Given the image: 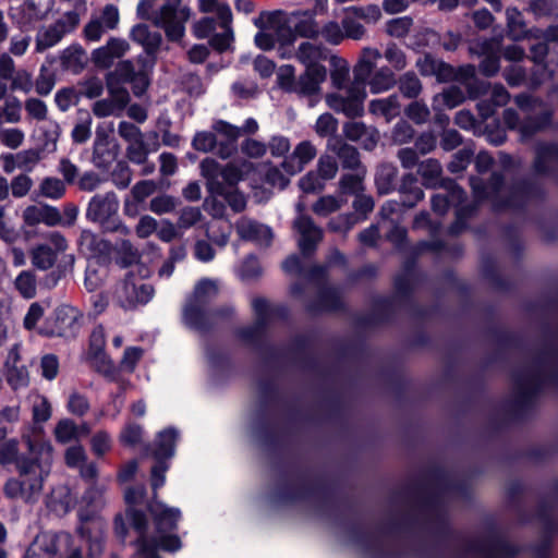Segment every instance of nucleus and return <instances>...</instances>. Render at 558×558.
<instances>
[{"mask_svg": "<svg viewBox=\"0 0 558 558\" xmlns=\"http://www.w3.org/2000/svg\"><path fill=\"white\" fill-rule=\"evenodd\" d=\"M368 110L372 114L381 117L389 123L400 114L399 96L392 94L385 98L373 99L369 101Z\"/></svg>", "mask_w": 558, "mask_h": 558, "instance_id": "nucleus-32", "label": "nucleus"}, {"mask_svg": "<svg viewBox=\"0 0 558 558\" xmlns=\"http://www.w3.org/2000/svg\"><path fill=\"white\" fill-rule=\"evenodd\" d=\"M198 10L202 13H214L217 20L225 26L232 23L231 8L227 2L220 0H198Z\"/></svg>", "mask_w": 558, "mask_h": 558, "instance_id": "nucleus-45", "label": "nucleus"}, {"mask_svg": "<svg viewBox=\"0 0 558 558\" xmlns=\"http://www.w3.org/2000/svg\"><path fill=\"white\" fill-rule=\"evenodd\" d=\"M119 199L114 192L96 194L88 203L86 218L99 223L106 231L130 234V229L119 219Z\"/></svg>", "mask_w": 558, "mask_h": 558, "instance_id": "nucleus-7", "label": "nucleus"}, {"mask_svg": "<svg viewBox=\"0 0 558 558\" xmlns=\"http://www.w3.org/2000/svg\"><path fill=\"white\" fill-rule=\"evenodd\" d=\"M441 166L436 159H426L418 166V174L424 181V185L427 187L441 186L445 182L440 180Z\"/></svg>", "mask_w": 558, "mask_h": 558, "instance_id": "nucleus-46", "label": "nucleus"}, {"mask_svg": "<svg viewBox=\"0 0 558 558\" xmlns=\"http://www.w3.org/2000/svg\"><path fill=\"white\" fill-rule=\"evenodd\" d=\"M43 196L51 199L61 198L65 193V184L58 178H45L39 184Z\"/></svg>", "mask_w": 558, "mask_h": 558, "instance_id": "nucleus-60", "label": "nucleus"}, {"mask_svg": "<svg viewBox=\"0 0 558 558\" xmlns=\"http://www.w3.org/2000/svg\"><path fill=\"white\" fill-rule=\"evenodd\" d=\"M314 129L320 137L331 136L338 130V120L328 112L323 113L317 118Z\"/></svg>", "mask_w": 558, "mask_h": 558, "instance_id": "nucleus-64", "label": "nucleus"}, {"mask_svg": "<svg viewBox=\"0 0 558 558\" xmlns=\"http://www.w3.org/2000/svg\"><path fill=\"white\" fill-rule=\"evenodd\" d=\"M169 469V464L163 460H156V463L151 468L150 482L154 493L166 483V472ZM149 512L154 519V533H149V525L144 513L136 510H129L128 514L131 518L132 526H134L133 518L134 514H142L146 523V539L149 545L156 544L161 550L174 553L182 546L181 541L173 532L178 527V522L181 518V511L178 508L168 507L166 504L158 501L156 495L153 501L149 504ZM138 534V532H136Z\"/></svg>", "mask_w": 558, "mask_h": 558, "instance_id": "nucleus-2", "label": "nucleus"}, {"mask_svg": "<svg viewBox=\"0 0 558 558\" xmlns=\"http://www.w3.org/2000/svg\"><path fill=\"white\" fill-rule=\"evenodd\" d=\"M140 254L136 248L133 247L130 241L123 240L119 245V257L117 263L122 267H132L131 270H137L141 278L148 275V269L138 265Z\"/></svg>", "mask_w": 558, "mask_h": 558, "instance_id": "nucleus-40", "label": "nucleus"}, {"mask_svg": "<svg viewBox=\"0 0 558 558\" xmlns=\"http://www.w3.org/2000/svg\"><path fill=\"white\" fill-rule=\"evenodd\" d=\"M130 45L122 38H110L105 46L95 49L92 53L93 62L100 68H110L116 59L123 57Z\"/></svg>", "mask_w": 558, "mask_h": 558, "instance_id": "nucleus-23", "label": "nucleus"}, {"mask_svg": "<svg viewBox=\"0 0 558 558\" xmlns=\"http://www.w3.org/2000/svg\"><path fill=\"white\" fill-rule=\"evenodd\" d=\"M556 168H558V145H538L534 162L535 171L537 173H548Z\"/></svg>", "mask_w": 558, "mask_h": 558, "instance_id": "nucleus-37", "label": "nucleus"}, {"mask_svg": "<svg viewBox=\"0 0 558 558\" xmlns=\"http://www.w3.org/2000/svg\"><path fill=\"white\" fill-rule=\"evenodd\" d=\"M26 453H19V441L9 439L0 445V464L15 463L20 478H10L4 495L10 499L35 502L39 499L45 480L51 471L53 448L40 426H28L21 435Z\"/></svg>", "mask_w": 558, "mask_h": 558, "instance_id": "nucleus-1", "label": "nucleus"}, {"mask_svg": "<svg viewBox=\"0 0 558 558\" xmlns=\"http://www.w3.org/2000/svg\"><path fill=\"white\" fill-rule=\"evenodd\" d=\"M153 295L154 288L142 282L134 275V270H130L116 289L117 302L124 310H132L137 305H144L151 300Z\"/></svg>", "mask_w": 558, "mask_h": 558, "instance_id": "nucleus-13", "label": "nucleus"}, {"mask_svg": "<svg viewBox=\"0 0 558 558\" xmlns=\"http://www.w3.org/2000/svg\"><path fill=\"white\" fill-rule=\"evenodd\" d=\"M24 109L28 119L35 120L37 124L48 119V107L46 102L36 97H29L24 101Z\"/></svg>", "mask_w": 558, "mask_h": 558, "instance_id": "nucleus-53", "label": "nucleus"}, {"mask_svg": "<svg viewBox=\"0 0 558 558\" xmlns=\"http://www.w3.org/2000/svg\"><path fill=\"white\" fill-rule=\"evenodd\" d=\"M35 134L40 144L41 151L54 153L57 150L58 141L61 135V128L57 121L49 119L37 124Z\"/></svg>", "mask_w": 558, "mask_h": 558, "instance_id": "nucleus-30", "label": "nucleus"}, {"mask_svg": "<svg viewBox=\"0 0 558 558\" xmlns=\"http://www.w3.org/2000/svg\"><path fill=\"white\" fill-rule=\"evenodd\" d=\"M23 220L27 226L45 223L53 227L61 223V215L56 207L49 205H32L24 209Z\"/></svg>", "mask_w": 558, "mask_h": 558, "instance_id": "nucleus-27", "label": "nucleus"}, {"mask_svg": "<svg viewBox=\"0 0 558 558\" xmlns=\"http://www.w3.org/2000/svg\"><path fill=\"white\" fill-rule=\"evenodd\" d=\"M190 17L191 9L187 5L168 2L151 13L150 21L165 32L168 40L181 41Z\"/></svg>", "mask_w": 558, "mask_h": 558, "instance_id": "nucleus-10", "label": "nucleus"}, {"mask_svg": "<svg viewBox=\"0 0 558 558\" xmlns=\"http://www.w3.org/2000/svg\"><path fill=\"white\" fill-rule=\"evenodd\" d=\"M314 73L302 72L295 76V68L291 64H283L277 70V84L287 93L296 94L300 97L318 99L322 87H318L313 80Z\"/></svg>", "mask_w": 558, "mask_h": 558, "instance_id": "nucleus-12", "label": "nucleus"}, {"mask_svg": "<svg viewBox=\"0 0 558 558\" xmlns=\"http://www.w3.org/2000/svg\"><path fill=\"white\" fill-rule=\"evenodd\" d=\"M343 133L348 140L360 143L367 150L373 149L379 140V133L375 128L359 121L345 123Z\"/></svg>", "mask_w": 558, "mask_h": 558, "instance_id": "nucleus-26", "label": "nucleus"}, {"mask_svg": "<svg viewBox=\"0 0 558 558\" xmlns=\"http://www.w3.org/2000/svg\"><path fill=\"white\" fill-rule=\"evenodd\" d=\"M143 438V427L136 423H128L121 430L119 439L124 446L135 447Z\"/></svg>", "mask_w": 558, "mask_h": 558, "instance_id": "nucleus-61", "label": "nucleus"}, {"mask_svg": "<svg viewBox=\"0 0 558 558\" xmlns=\"http://www.w3.org/2000/svg\"><path fill=\"white\" fill-rule=\"evenodd\" d=\"M506 17L508 34L512 39L520 40L535 34V31L526 28L522 13L517 8H508L506 10Z\"/></svg>", "mask_w": 558, "mask_h": 558, "instance_id": "nucleus-41", "label": "nucleus"}, {"mask_svg": "<svg viewBox=\"0 0 558 558\" xmlns=\"http://www.w3.org/2000/svg\"><path fill=\"white\" fill-rule=\"evenodd\" d=\"M37 277L32 270H22L13 280V287L21 298L32 300L37 295Z\"/></svg>", "mask_w": 558, "mask_h": 558, "instance_id": "nucleus-43", "label": "nucleus"}, {"mask_svg": "<svg viewBox=\"0 0 558 558\" xmlns=\"http://www.w3.org/2000/svg\"><path fill=\"white\" fill-rule=\"evenodd\" d=\"M78 23V14L70 11L62 14L53 24L40 28L36 35V51L43 52L56 46L65 35L72 33Z\"/></svg>", "mask_w": 558, "mask_h": 558, "instance_id": "nucleus-15", "label": "nucleus"}, {"mask_svg": "<svg viewBox=\"0 0 558 558\" xmlns=\"http://www.w3.org/2000/svg\"><path fill=\"white\" fill-rule=\"evenodd\" d=\"M316 155L317 149L314 144L310 141H302L295 146L291 156L281 163V167L292 175L300 172Z\"/></svg>", "mask_w": 558, "mask_h": 558, "instance_id": "nucleus-25", "label": "nucleus"}, {"mask_svg": "<svg viewBox=\"0 0 558 558\" xmlns=\"http://www.w3.org/2000/svg\"><path fill=\"white\" fill-rule=\"evenodd\" d=\"M134 526L138 532V537L136 539V558H160L157 555V549L160 547L156 544L149 545L146 539V523L144 517L142 514H134L133 518Z\"/></svg>", "mask_w": 558, "mask_h": 558, "instance_id": "nucleus-39", "label": "nucleus"}, {"mask_svg": "<svg viewBox=\"0 0 558 558\" xmlns=\"http://www.w3.org/2000/svg\"><path fill=\"white\" fill-rule=\"evenodd\" d=\"M397 173V168L391 163H383L378 167L375 182L380 194H388L393 190Z\"/></svg>", "mask_w": 558, "mask_h": 558, "instance_id": "nucleus-48", "label": "nucleus"}, {"mask_svg": "<svg viewBox=\"0 0 558 558\" xmlns=\"http://www.w3.org/2000/svg\"><path fill=\"white\" fill-rule=\"evenodd\" d=\"M494 45L490 40H484L482 43H474L470 47L471 53L484 56L480 63V71L488 77L496 75L500 70L499 57L493 50Z\"/></svg>", "mask_w": 558, "mask_h": 558, "instance_id": "nucleus-28", "label": "nucleus"}, {"mask_svg": "<svg viewBox=\"0 0 558 558\" xmlns=\"http://www.w3.org/2000/svg\"><path fill=\"white\" fill-rule=\"evenodd\" d=\"M471 186L477 199L492 198L496 208L517 206V197H522L521 191H513L511 197L506 202H501L498 197L504 194L502 178L496 172L493 173L488 185H482V181L477 178H471Z\"/></svg>", "mask_w": 558, "mask_h": 558, "instance_id": "nucleus-20", "label": "nucleus"}, {"mask_svg": "<svg viewBox=\"0 0 558 558\" xmlns=\"http://www.w3.org/2000/svg\"><path fill=\"white\" fill-rule=\"evenodd\" d=\"M235 230L242 240L254 242L258 246H269L274 238L272 230L268 226L247 217L236 221Z\"/></svg>", "mask_w": 558, "mask_h": 558, "instance_id": "nucleus-22", "label": "nucleus"}, {"mask_svg": "<svg viewBox=\"0 0 558 558\" xmlns=\"http://www.w3.org/2000/svg\"><path fill=\"white\" fill-rule=\"evenodd\" d=\"M131 38L144 47L148 54L155 53L162 41L160 33L153 32L146 24H137L130 32Z\"/></svg>", "mask_w": 558, "mask_h": 558, "instance_id": "nucleus-35", "label": "nucleus"}, {"mask_svg": "<svg viewBox=\"0 0 558 558\" xmlns=\"http://www.w3.org/2000/svg\"><path fill=\"white\" fill-rule=\"evenodd\" d=\"M384 57L387 62L397 71L403 70L408 64L404 51L395 43L387 45L384 51Z\"/></svg>", "mask_w": 558, "mask_h": 558, "instance_id": "nucleus-62", "label": "nucleus"}, {"mask_svg": "<svg viewBox=\"0 0 558 558\" xmlns=\"http://www.w3.org/2000/svg\"><path fill=\"white\" fill-rule=\"evenodd\" d=\"M416 68L422 75L434 76L438 82H450L458 77L468 80L474 78L475 76L474 65L462 66L459 70V73H457L451 65L430 54H424L418 58L416 61Z\"/></svg>", "mask_w": 558, "mask_h": 558, "instance_id": "nucleus-16", "label": "nucleus"}, {"mask_svg": "<svg viewBox=\"0 0 558 558\" xmlns=\"http://www.w3.org/2000/svg\"><path fill=\"white\" fill-rule=\"evenodd\" d=\"M365 169L356 170L354 174H345L340 180V191L344 194H359L363 190Z\"/></svg>", "mask_w": 558, "mask_h": 558, "instance_id": "nucleus-59", "label": "nucleus"}, {"mask_svg": "<svg viewBox=\"0 0 558 558\" xmlns=\"http://www.w3.org/2000/svg\"><path fill=\"white\" fill-rule=\"evenodd\" d=\"M277 35V44H278V56L281 59H291L295 58V49H293V44L295 41L293 34L289 31H281L279 28H272Z\"/></svg>", "mask_w": 558, "mask_h": 558, "instance_id": "nucleus-55", "label": "nucleus"}, {"mask_svg": "<svg viewBox=\"0 0 558 558\" xmlns=\"http://www.w3.org/2000/svg\"><path fill=\"white\" fill-rule=\"evenodd\" d=\"M107 484L106 483H93L84 494V501L89 508L88 511H80L81 524L85 525L88 521H92L94 515L105 508L107 505L106 498Z\"/></svg>", "mask_w": 558, "mask_h": 558, "instance_id": "nucleus-24", "label": "nucleus"}, {"mask_svg": "<svg viewBox=\"0 0 558 558\" xmlns=\"http://www.w3.org/2000/svg\"><path fill=\"white\" fill-rule=\"evenodd\" d=\"M54 73L48 66L43 64L36 80L34 81V88L36 93L40 96H48L54 88Z\"/></svg>", "mask_w": 558, "mask_h": 558, "instance_id": "nucleus-52", "label": "nucleus"}, {"mask_svg": "<svg viewBox=\"0 0 558 558\" xmlns=\"http://www.w3.org/2000/svg\"><path fill=\"white\" fill-rule=\"evenodd\" d=\"M300 215L293 222V228L298 234V245L304 256L311 255L323 239V230L317 227L312 218L302 214L303 205H296Z\"/></svg>", "mask_w": 558, "mask_h": 558, "instance_id": "nucleus-19", "label": "nucleus"}, {"mask_svg": "<svg viewBox=\"0 0 558 558\" xmlns=\"http://www.w3.org/2000/svg\"><path fill=\"white\" fill-rule=\"evenodd\" d=\"M218 293V281L204 278L195 286L192 299L183 311L184 323L194 329H204L208 318L205 304Z\"/></svg>", "mask_w": 558, "mask_h": 558, "instance_id": "nucleus-11", "label": "nucleus"}, {"mask_svg": "<svg viewBox=\"0 0 558 558\" xmlns=\"http://www.w3.org/2000/svg\"><path fill=\"white\" fill-rule=\"evenodd\" d=\"M89 428L86 424L76 425L70 418H63L58 422L54 427V437L60 444H69L77 441L81 437L86 436Z\"/></svg>", "mask_w": 558, "mask_h": 558, "instance_id": "nucleus-36", "label": "nucleus"}, {"mask_svg": "<svg viewBox=\"0 0 558 558\" xmlns=\"http://www.w3.org/2000/svg\"><path fill=\"white\" fill-rule=\"evenodd\" d=\"M397 84V78L392 70L387 66L373 70L366 80V86L372 94H381L388 92Z\"/></svg>", "mask_w": 558, "mask_h": 558, "instance_id": "nucleus-38", "label": "nucleus"}, {"mask_svg": "<svg viewBox=\"0 0 558 558\" xmlns=\"http://www.w3.org/2000/svg\"><path fill=\"white\" fill-rule=\"evenodd\" d=\"M52 0H26L13 9L12 16L21 27L31 28L36 22L44 20L52 8Z\"/></svg>", "mask_w": 558, "mask_h": 558, "instance_id": "nucleus-21", "label": "nucleus"}, {"mask_svg": "<svg viewBox=\"0 0 558 558\" xmlns=\"http://www.w3.org/2000/svg\"><path fill=\"white\" fill-rule=\"evenodd\" d=\"M344 199L341 197L332 196V195H326L322 196L313 206L312 210L318 215L326 217L338 209L341 208L343 205Z\"/></svg>", "mask_w": 558, "mask_h": 558, "instance_id": "nucleus-57", "label": "nucleus"}, {"mask_svg": "<svg viewBox=\"0 0 558 558\" xmlns=\"http://www.w3.org/2000/svg\"><path fill=\"white\" fill-rule=\"evenodd\" d=\"M252 168V163L243 161L241 163L230 162L221 167L214 158H205L201 165V174L206 180V187L213 196H221L229 206L240 213L246 207V198L243 193L236 189V184L243 180Z\"/></svg>", "mask_w": 558, "mask_h": 558, "instance_id": "nucleus-4", "label": "nucleus"}, {"mask_svg": "<svg viewBox=\"0 0 558 558\" xmlns=\"http://www.w3.org/2000/svg\"><path fill=\"white\" fill-rule=\"evenodd\" d=\"M213 130L215 133L226 138V142L219 143L217 154L222 159L229 158L235 150L234 144L241 134L240 128L223 120H218L214 122Z\"/></svg>", "mask_w": 558, "mask_h": 558, "instance_id": "nucleus-29", "label": "nucleus"}, {"mask_svg": "<svg viewBox=\"0 0 558 558\" xmlns=\"http://www.w3.org/2000/svg\"><path fill=\"white\" fill-rule=\"evenodd\" d=\"M78 244L81 250L90 256L105 254L109 251L108 242L89 230L82 231Z\"/></svg>", "mask_w": 558, "mask_h": 558, "instance_id": "nucleus-44", "label": "nucleus"}, {"mask_svg": "<svg viewBox=\"0 0 558 558\" xmlns=\"http://www.w3.org/2000/svg\"><path fill=\"white\" fill-rule=\"evenodd\" d=\"M54 533L38 534L26 550L24 558H57Z\"/></svg>", "mask_w": 558, "mask_h": 558, "instance_id": "nucleus-33", "label": "nucleus"}, {"mask_svg": "<svg viewBox=\"0 0 558 558\" xmlns=\"http://www.w3.org/2000/svg\"><path fill=\"white\" fill-rule=\"evenodd\" d=\"M255 26H268L289 31L294 39L299 37L315 39L319 36V25L315 13L308 10H298L291 13L281 11L262 12L255 20Z\"/></svg>", "mask_w": 558, "mask_h": 558, "instance_id": "nucleus-6", "label": "nucleus"}, {"mask_svg": "<svg viewBox=\"0 0 558 558\" xmlns=\"http://www.w3.org/2000/svg\"><path fill=\"white\" fill-rule=\"evenodd\" d=\"M447 190V195L436 194L432 198V208L438 215L447 213L449 206L458 207L457 222L451 227L452 233H458L462 229V219L464 217V207L462 203L465 198V192L453 181L447 180L441 184Z\"/></svg>", "mask_w": 558, "mask_h": 558, "instance_id": "nucleus-18", "label": "nucleus"}, {"mask_svg": "<svg viewBox=\"0 0 558 558\" xmlns=\"http://www.w3.org/2000/svg\"><path fill=\"white\" fill-rule=\"evenodd\" d=\"M400 191L404 195L402 205L408 208L415 206L416 203L424 198V192L416 185V178L413 174L403 177Z\"/></svg>", "mask_w": 558, "mask_h": 558, "instance_id": "nucleus-47", "label": "nucleus"}, {"mask_svg": "<svg viewBox=\"0 0 558 558\" xmlns=\"http://www.w3.org/2000/svg\"><path fill=\"white\" fill-rule=\"evenodd\" d=\"M333 69L330 73L331 85L336 90L344 88L351 82L349 81L350 66L341 58L332 57Z\"/></svg>", "mask_w": 558, "mask_h": 558, "instance_id": "nucleus-49", "label": "nucleus"}, {"mask_svg": "<svg viewBox=\"0 0 558 558\" xmlns=\"http://www.w3.org/2000/svg\"><path fill=\"white\" fill-rule=\"evenodd\" d=\"M179 438V433L175 428L168 427L159 432L156 436L153 456L156 460L171 459L174 456L175 444Z\"/></svg>", "mask_w": 558, "mask_h": 558, "instance_id": "nucleus-31", "label": "nucleus"}, {"mask_svg": "<svg viewBox=\"0 0 558 558\" xmlns=\"http://www.w3.org/2000/svg\"><path fill=\"white\" fill-rule=\"evenodd\" d=\"M345 12L365 21L366 23H376L381 17V11L376 4L365 7H350Z\"/></svg>", "mask_w": 558, "mask_h": 558, "instance_id": "nucleus-63", "label": "nucleus"}, {"mask_svg": "<svg viewBox=\"0 0 558 558\" xmlns=\"http://www.w3.org/2000/svg\"><path fill=\"white\" fill-rule=\"evenodd\" d=\"M22 102L15 96L8 97L0 110V118L11 124L19 123L22 120Z\"/></svg>", "mask_w": 558, "mask_h": 558, "instance_id": "nucleus-51", "label": "nucleus"}, {"mask_svg": "<svg viewBox=\"0 0 558 558\" xmlns=\"http://www.w3.org/2000/svg\"><path fill=\"white\" fill-rule=\"evenodd\" d=\"M515 104L524 113V121L520 118L515 110L506 109L504 111V122L510 129H517L520 133L521 141L530 140L535 133L544 130L550 124L551 112L543 107V104L530 95H519L515 97Z\"/></svg>", "mask_w": 558, "mask_h": 558, "instance_id": "nucleus-5", "label": "nucleus"}, {"mask_svg": "<svg viewBox=\"0 0 558 558\" xmlns=\"http://www.w3.org/2000/svg\"><path fill=\"white\" fill-rule=\"evenodd\" d=\"M252 307L256 316V323L255 325L241 331V337L247 340L255 338L262 327L271 318L274 314V310L263 298H255L252 301Z\"/></svg>", "mask_w": 558, "mask_h": 558, "instance_id": "nucleus-34", "label": "nucleus"}, {"mask_svg": "<svg viewBox=\"0 0 558 558\" xmlns=\"http://www.w3.org/2000/svg\"><path fill=\"white\" fill-rule=\"evenodd\" d=\"M381 53L376 48H364L353 68V80L339 90L326 95L327 106L348 118L361 117L364 113V101L367 97L366 80L376 69Z\"/></svg>", "mask_w": 558, "mask_h": 558, "instance_id": "nucleus-3", "label": "nucleus"}, {"mask_svg": "<svg viewBox=\"0 0 558 558\" xmlns=\"http://www.w3.org/2000/svg\"><path fill=\"white\" fill-rule=\"evenodd\" d=\"M9 81L10 88L13 92L29 94L34 89L33 74L26 69H17Z\"/></svg>", "mask_w": 558, "mask_h": 558, "instance_id": "nucleus-56", "label": "nucleus"}, {"mask_svg": "<svg viewBox=\"0 0 558 558\" xmlns=\"http://www.w3.org/2000/svg\"><path fill=\"white\" fill-rule=\"evenodd\" d=\"M123 83L117 82L114 76H107V89L109 97L118 105L122 110L126 107L130 101V95Z\"/></svg>", "mask_w": 558, "mask_h": 558, "instance_id": "nucleus-58", "label": "nucleus"}, {"mask_svg": "<svg viewBox=\"0 0 558 558\" xmlns=\"http://www.w3.org/2000/svg\"><path fill=\"white\" fill-rule=\"evenodd\" d=\"M68 250V241L59 232H50L47 242L32 248L31 260L35 268L48 270L56 264L58 256Z\"/></svg>", "mask_w": 558, "mask_h": 558, "instance_id": "nucleus-17", "label": "nucleus"}, {"mask_svg": "<svg viewBox=\"0 0 558 558\" xmlns=\"http://www.w3.org/2000/svg\"><path fill=\"white\" fill-rule=\"evenodd\" d=\"M77 535L73 536L66 532L54 533L57 541V558H83V545H88L89 558H97L102 551V538L92 537L86 525L81 524L77 527Z\"/></svg>", "mask_w": 558, "mask_h": 558, "instance_id": "nucleus-9", "label": "nucleus"}, {"mask_svg": "<svg viewBox=\"0 0 558 558\" xmlns=\"http://www.w3.org/2000/svg\"><path fill=\"white\" fill-rule=\"evenodd\" d=\"M40 151V149L31 148L16 153L14 155L15 166L20 170L32 172L41 159Z\"/></svg>", "mask_w": 558, "mask_h": 558, "instance_id": "nucleus-54", "label": "nucleus"}, {"mask_svg": "<svg viewBox=\"0 0 558 558\" xmlns=\"http://www.w3.org/2000/svg\"><path fill=\"white\" fill-rule=\"evenodd\" d=\"M60 60L63 69L78 73L86 63V53L80 45H72L62 51Z\"/></svg>", "mask_w": 558, "mask_h": 558, "instance_id": "nucleus-42", "label": "nucleus"}, {"mask_svg": "<svg viewBox=\"0 0 558 558\" xmlns=\"http://www.w3.org/2000/svg\"><path fill=\"white\" fill-rule=\"evenodd\" d=\"M400 93L407 98H416L422 92V84L414 72H407L397 80Z\"/></svg>", "mask_w": 558, "mask_h": 558, "instance_id": "nucleus-50", "label": "nucleus"}, {"mask_svg": "<svg viewBox=\"0 0 558 558\" xmlns=\"http://www.w3.org/2000/svg\"><path fill=\"white\" fill-rule=\"evenodd\" d=\"M84 322L83 313L70 305L61 304L46 318L38 332L46 337L75 338Z\"/></svg>", "mask_w": 558, "mask_h": 558, "instance_id": "nucleus-8", "label": "nucleus"}, {"mask_svg": "<svg viewBox=\"0 0 558 558\" xmlns=\"http://www.w3.org/2000/svg\"><path fill=\"white\" fill-rule=\"evenodd\" d=\"M328 58V49L312 41H302L295 49V59L304 65V72L314 73L318 87L327 80V68L322 63Z\"/></svg>", "mask_w": 558, "mask_h": 558, "instance_id": "nucleus-14", "label": "nucleus"}]
</instances>
